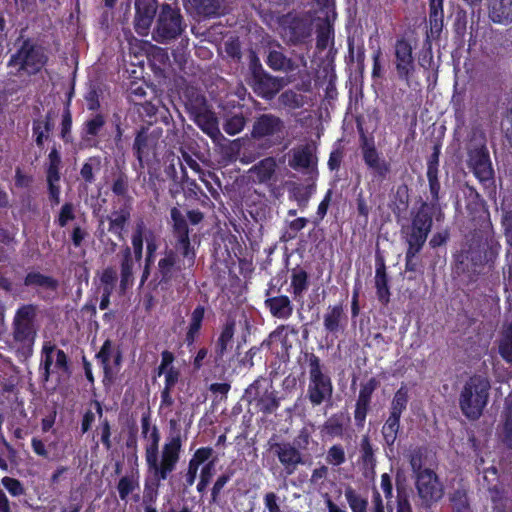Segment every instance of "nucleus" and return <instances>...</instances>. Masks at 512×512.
Here are the masks:
<instances>
[{
	"label": "nucleus",
	"mask_w": 512,
	"mask_h": 512,
	"mask_svg": "<svg viewBox=\"0 0 512 512\" xmlns=\"http://www.w3.org/2000/svg\"><path fill=\"white\" fill-rule=\"evenodd\" d=\"M170 227L174 239L173 247L165 246L159 253L154 272L157 287L166 291L173 285L185 284L196 263L197 248L192 243L190 228L177 207L170 209Z\"/></svg>",
	"instance_id": "f257e3e1"
},
{
	"label": "nucleus",
	"mask_w": 512,
	"mask_h": 512,
	"mask_svg": "<svg viewBox=\"0 0 512 512\" xmlns=\"http://www.w3.org/2000/svg\"><path fill=\"white\" fill-rule=\"evenodd\" d=\"M464 197L468 215L472 221L477 223L479 229H475V232L467 239L459 258H461L460 263H471L476 267L486 262L491 223L485 201L474 187L466 185Z\"/></svg>",
	"instance_id": "f03ea898"
},
{
	"label": "nucleus",
	"mask_w": 512,
	"mask_h": 512,
	"mask_svg": "<svg viewBox=\"0 0 512 512\" xmlns=\"http://www.w3.org/2000/svg\"><path fill=\"white\" fill-rule=\"evenodd\" d=\"M169 425L170 433L162 446L160 459L159 444H156L154 454L149 456L147 453L145 456L149 473L157 475L158 479H167L169 474L175 470L182 450V437L177 420L171 419Z\"/></svg>",
	"instance_id": "7ed1b4c3"
},
{
	"label": "nucleus",
	"mask_w": 512,
	"mask_h": 512,
	"mask_svg": "<svg viewBox=\"0 0 512 512\" xmlns=\"http://www.w3.org/2000/svg\"><path fill=\"white\" fill-rule=\"evenodd\" d=\"M39 307L34 303L21 304L12 320V338L18 352L29 357L33 353L35 341L40 329L38 320Z\"/></svg>",
	"instance_id": "20e7f679"
},
{
	"label": "nucleus",
	"mask_w": 512,
	"mask_h": 512,
	"mask_svg": "<svg viewBox=\"0 0 512 512\" xmlns=\"http://www.w3.org/2000/svg\"><path fill=\"white\" fill-rule=\"evenodd\" d=\"M305 363L308 367V386L306 399L312 407L322 404L332 405L334 386L331 376L325 371V366L319 356L314 352H302Z\"/></svg>",
	"instance_id": "39448f33"
},
{
	"label": "nucleus",
	"mask_w": 512,
	"mask_h": 512,
	"mask_svg": "<svg viewBox=\"0 0 512 512\" xmlns=\"http://www.w3.org/2000/svg\"><path fill=\"white\" fill-rule=\"evenodd\" d=\"M49 60L45 47L32 38L24 39L20 46L13 53L7 66L16 68L15 72H10L16 77H32L39 74L47 65Z\"/></svg>",
	"instance_id": "423d86ee"
},
{
	"label": "nucleus",
	"mask_w": 512,
	"mask_h": 512,
	"mask_svg": "<svg viewBox=\"0 0 512 512\" xmlns=\"http://www.w3.org/2000/svg\"><path fill=\"white\" fill-rule=\"evenodd\" d=\"M490 388V381L485 376L474 374L468 378L459 395V407L466 418L477 420L481 417L488 404Z\"/></svg>",
	"instance_id": "0eeeda50"
},
{
	"label": "nucleus",
	"mask_w": 512,
	"mask_h": 512,
	"mask_svg": "<svg viewBox=\"0 0 512 512\" xmlns=\"http://www.w3.org/2000/svg\"><path fill=\"white\" fill-rule=\"evenodd\" d=\"M187 24L176 2L162 3L151 31L152 39L159 44H168L179 38Z\"/></svg>",
	"instance_id": "6e6552de"
},
{
	"label": "nucleus",
	"mask_w": 512,
	"mask_h": 512,
	"mask_svg": "<svg viewBox=\"0 0 512 512\" xmlns=\"http://www.w3.org/2000/svg\"><path fill=\"white\" fill-rule=\"evenodd\" d=\"M429 203L422 202L411 212V223L401 228L406 243L424 246L433 225V210Z\"/></svg>",
	"instance_id": "1a4fd4ad"
},
{
	"label": "nucleus",
	"mask_w": 512,
	"mask_h": 512,
	"mask_svg": "<svg viewBox=\"0 0 512 512\" xmlns=\"http://www.w3.org/2000/svg\"><path fill=\"white\" fill-rule=\"evenodd\" d=\"M39 371L44 383L49 381L53 373H62L69 376L71 367L67 354L52 343H45L42 347Z\"/></svg>",
	"instance_id": "9d476101"
},
{
	"label": "nucleus",
	"mask_w": 512,
	"mask_h": 512,
	"mask_svg": "<svg viewBox=\"0 0 512 512\" xmlns=\"http://www.w3.org/2000/svg\"><path fill=\"white\" fill-rule=\"evenodd\" d=\"M357 130L360 135L362 157L365 165L372 171L373 177L378 181H384L391 173V164L376 149L373 142L368 143L364 128L357 123Z\"/></svg>",
	"instance_id": "9b49d317"
},
{
	"label": "nucleus",
	"mask_w": 512,
	"mask_h": 512,
	"mask_svg": "<svg viewBox=\"0 0 512 512\" xmlns=\"http://www.w3.org/2000/svg\"><path fill=\"white\" fill-rule=\"evenodd\" d=\"M414 478L415 488L423 507L430 508L442 499L444 487L434 470H424Z\"/></svg>",
	"instance_id": "f8f14e48"
},
{
	"label": "nucleus",
	"mask_w": 512,
	"mask_h": 512,
	"mask_svg": "<svg viewBox=\"0 0 512 512\" xmlns=\"http://www.w3.org/2000/svg\"><path fill=\"white\" fill-rule=\"evenodd\" d=\"M61 154L56 145L50 149L47 156V163L45 166V175L47 183V193L50 206L53 208L60 204L61 187L59 181L61 179Z\"/></svg>",
	"instance_id": "ddd939ff"
},
{
	"label": "nucleus",
	"mask_w": 512,
	"mask_h": 512,
	"mask_svg": "<svg viewBox=\"0 0 512 512\" xmlns=\"http://www.w3.org/2000/svg\"><path fill=\"white\" fill-rule=\"evenodd\" d=\"M395 69L399 80L410 86V80L416 71L413 47L408 39L399 37L394 45Z\"/></svg>",
	"instance_id": "4468645a"
},
{
	"label": "nucleus",
	"mask_w": 512,
	"mask_h": 512,
	"mask_svg": "<svg viewBox=\"0 0 512 512\" xmlns=\"http://www.w3.org/2000/svg\"><path fill=\"white\" fill-rule=\"evenodd\" d=\"M283 25L289 41L294 45L305 43L312 35L313 21L307 13H288L284 17Z\"/></svg>",
	"instance_id": "2eb2a0df"
},
{
	"label": "nucleus",
	"mask_w": 512,
	"mask_h": 512,
	"mask_svg": "<svg viewBox=\"0 0 512 512\" xmlns=\"http://www.w3.org/2000/svg\"><path fill=\"white\" fill-rule=\"evenodd\" d=\"M158 0H135L134 29L140 36H147L160 10Z\"/></svg>",
	"instance_id": "dca6fc26"
},
{
	"label": "nucleus",
	"mask_w": 512,
	"mask_h": 512,
	"mask_svg": "<svg viewBox=\"0 0 512 512\" xmlns=\"http://www.w3.org/2000/svg\"><path fill=\"white\" fill-rule=\"evenodd\" d=\"M252 87L254 93L266 100L273 99L283 88V79L270 75L257 64L252 70Z\"/></svg>",
	"instance_id": "f3484780"
},
{
	"label": "nucleus",
	"mask_w": 512,
	"mask_h": 512,
	"mask_svg": "<svg viewBox=\"0 0 512 512\" xmlns=\"http://www.w3.org/2000/svg\"><path fill=\"white\" fill-rule=\"evenodd\" d=\"M270 450L282 465L286 476L293 475L299 465L305 464L301 451L290 442H275L271 444Z\"/></svg>",
	"instance_id": "a211bd4d"
},
{
	"label": "nucleus",
	"mask_w": 512,
	"mask_h": 512,
	"mask_svg": "<svg viewBox=\"0 0 512 512\" xmlns=\"http://www.w3.org/2000/svg\"><path fill=\"white\" fill-rule=\"evenodd\" d=\"M284 129L283 120L271 113H264L256 117L251 137L255 140H268L269 138L282 133Z\"/></svg>",
	"instance_id": "6ab92c4d"
},
{
	"label": "nucleus",
	"mask_w": 512,
	"mask_h": 512,
	"mask_svg": "<svg viewBox=\"0 0 512 512\" xmlns=\"http://www.w3.org/2000/svg\"><path fill=\"white\" fill-rule=\"evenodd\" d=\"M468 165L474 176L483 184L493 180L494 171L490 155L485 147L476 148L469 152Z\"/></svg>",
	"instance_id": "aec40b11"
},
{
	"label": "nucleus",
	"mask_w": 512,
	"mask_h": 512,
	"mask_svg": "<svg viewBox=\"0 0 512 512\" xmlns=\"http://www.w3.org/2000/svg\"><path fill=\"white\" fill-rule=\"evenodd\" d=\"M274 287L273 280H271L268 289L265 290L264 306L272 317L287 320L293 314L294 305L287 295L272 296L271 293Z\"/></svg>",
	"instance_id": "412c9836"
},
{
	"label": "nucleus",
	"mask_w": 512,
	"mask_h": 512,
	"mask_svg": "<svg viewBox=\"0 0 512 512\" xmlns=\"http://www.w3.org/2000/svg\"><path fill=\"white\" fill-rule=\"evenodd\" d=\"M347 322L348 318L342 302L329 305L323 314L324 330L336 338L345 331Z\"/></svg>",
	"instance_id": "4be33fe9"
},
{
	"label": "nucleus",
	"mask_w": 512,
	"mask_h": 512,
	"mask_svg": "<svg viewBox=\"0 0 512 512\" xmlns=\"http://www.w3.org/2000/svg\"><path fill=\"white\" fill-rule=\"evenodd\" d=\"M185 9L196 16L206 19L217 18L224 14L225 0H182Z\"/></svg>",
	"instance_id": "5701e85b"
},
{
	"label": "nucleus",
	"mask_w": 512,
	"mask_h": 512,
	"mask_svg": "<svg viewBox=\"0 0 512 512\" xmlns=\"http://www.w3.org/2000/svg\"><path fill=\"white\" fill-rule=\"evenodd\" d=\"M105 124L106 117L102 113H95L82 123L80 129V137L86 147H98V137Z\"/></svg>",
	"instance_id": "b1692460"
},
{
	"label": "nucleus",
	"mask_w": 512,
	"mask_h": 512,
	"mask_svg": "<svg viewBox=\"0 0 512 512\" xmlns=\"http://www.w3.org/2000/svg\"><path fill=\"white\" fill-rule=\"evenodd\" d=\"M156 145V139L148 133L146 128L142 127L137 132L132 150L141 169L144 168L145 162L149 161L151 154H154Z\"/></svg>",
	"instance_id": "393cba45"
},
{
	"label": "nucleus",
	"mask_w": 512,
	"mask_h": 512,
	"mask_svg": "<svg viewBox=\"0 0 512 512\" xmlns=\"http://www.w3.org/2000/svg\"><path fill=\"white\" fill-rule=\"evenodd\" d=\"M375 288L376 295L383 305H387L390 301L389 277L384 257L377 252L375 255Z\"/></svg>",
	"instance_id": "a878e982"
},
{
	"label": "nucleus",
	"mask_w": 512,
	"mask_h": 512,
	"mask_svg": "<svg viewBox=\"0 0 512 512\" xmlns=\"http://www.w3.org/2000/svg\"><path fill=\"white\" fill-rule=\"evenodd\" d=\"M93 404L99 417V424L92 434V440L95 442V448H98L99 443H101L106 450H110L113 447L111 423L107 417H103L102 403L94 400Z\"/></svg>",
	"instance_id": "bb28decb"
},
{
	"label": "nucleus",
	"mask_w": 512,
	"mask_h": 512,
	"mask_svg": "<svg viewBox=\"0 0 512 512\" xmlns=\"http://www.w3.org/2000/svg\"><path fill=\"white\" fill-rule=\"evenodd\" d=\"M190 120L212 140H217L221 135L218 117L211 106L191 116Z\"/></svg>",
	"instance_id": "cd10ccee"
},
{
	"label": "nucleus",
	"mask_w": 512,
	"mask_h": 512,
	"mask_svg": "<svg viewBox=\"0 0 512 512\" xmlns=\"http://www.w3.org/2000/svg\"><path fill=\"white\" fill-rule=\"evenodd\" d=\"M489 20L498 25L507 26L512 23V0H487Z\"/></svg>",
	"instance_id": "c85d7f7f"
},
{
	"label": "nucleus",
	"mask_w": 512,
	"mask_h": 512,
	"mask_svg": "<svg viewBox=\"0 0 512 512\" xmlns=\"http://www.w3.org/2000/svg\"><path fill=\"white\" fill-rule=\"evenodd\" d=\"M130 218V206L123 205L118 210H113L111 214L107 216L109 222L108 231L115 235L119 241H123Z\"/></svg>",
	"instance_id": "c756f323"
},
{
	"label": "nucleus",
	"mask_w": 512,
	"mask_h": 512,
	"mask_svg": "<svg viewBox=\"0 0 512 512\" xmlns=\"http://www.w3.org/2000/svg\"><path fill=\"white\" fill-rule=\"evenodd\" d=\"M141 436L148 442L145 446V455L147 453H149V455L152 453L154 454L156 444L160 443L161 435L158 427L155 424H152L151 411L149 407L141 415Z\"/></svg>",
	"instance_id": "7c9ffc66"
},
{
	"label": "nucleus",
	"mask_w": 512,
	"mask_h": 512,
	"mask_svg": "<svg viewBox=\"0 0 512 512\" xmlns=\"http://www.w3.org/2000/svg\"><path fill=\"white\" fill-rule=\"evenodd\" d=\"M183 103L189 118L211 106L206 96L194 87H187L185 89Z\"/></svg>",
	"instance_id": "2f4dec72"
},
{
	"label": "nucleus",
	"mask_w": 512,
	"mask_h": 512,
	"mask_svg": "<svg viewBox=\"0 0 512 512\" xmlns=\"http://www.w3.org/2000/svg\"><path fill=\"white\" fill-rule=\"evenodd\" d=\"M54 129L53 113L48 111L43 118L33 119L32 135L38 148L44 147V142L50 138Z\"/></svg>",
	"instance_id": "473e14b6"
},
{
	"label": "nucleus",
	"mask_w": 512,
	"mask_h": 512,
	"mask_svg": "<svg viewBox=\"0 0 512 512\" xmlns=\"http://www.w3.org/2000/svg\"><path fill=\"white\" fill-rule=\"evenodd\" d=\"M133 267L134 261L132 257V250L129 246H125L121 250V261H120V291L126 293V291L133 286Z\"/></svg>",
	"instance_id": "72a5a7b5"
},
{
	"label": "nucleus",
	"mask_w": 512,
	"mask_h": 512,
	"mask_svg": "<svg viewBox=\"0 0 512 512\" xmlns=\"http://www.w3.org/2000/svg\"><path fill=\"white\" fill-rule=\"evenodd\" d=\"M236 323L233 319H228L221 328L220 335L215 343L214 348V361L215 363H219L223 360V357L228 349V346L231 344L234 333H235Z\"/></svg>",
	"instance_id": "f704fd0d"
},
{
	"label": "nucleus",
	"mask_w": 512,
	"mask_h": 512,
	"mask_svg": "<svg viewBox=\"0 0 512 512\" xmlns=\"http://www.w3.org/2000/svg\"><path fill=\"white\" fill-rule=\"evenodd\" d=\"M290 280V292L294 299L302 298L310 285L308 272L300 265H297L291 269Z\"/></svg>",
	"instance_id": "c9c22d12"
},
{
	"label": "nucleus",
	"mask_w": 512,
	"mask_h": 512,
	"mask_svg": "<svg viewBox=\"0 0 512 512\" xmlns=\"http://www.w3.org/2000/svg\"><path fill=\"white\" fill-rule=\"evenodd\" d=\"M23 284L26 287H41L52 292H56L60 285L56 278L39 271L28 272L24 277Z\"/></svg>",
	"instance_id": "e433bc0d"
},
{
	"label": "nucleus",
	"mask_w": 512,
	"mask_h": 512,
	"mask_svg": "<svg viewBox=\"0 0 512 512\" xmlns=\"http://www.w3.org/2000/svg\"><path fill=\"white\" fill-rule=\"evenodd\" d=\"M444 0H429V24L432 38H438L443 29Z\"/></svg>",
	"instance_id": "4c0bfd02"
},
{
	"label": "nucleus",
	"mask_w": 512,
	"mask_h": 512,
	"mask_svg": "<svg viewBox=\"0 0 512 512\" xmlns=\"http://www.w3.org/2000/svg\"><path fill=\"white\" fill-rule=\"evenodd\" d=\"M333 17L325 15L321 23L317 25L316 29V47L318 50H325L334 40V27Z\"/></svg>",
	"instance_id": "58836bf2"
},
{
	"label": "nucleus",
	"mask_w": 512,
	"mask_h": 512,
	"mask_svg": "<svg viewBox=\"0 0 512 512\" xmlns=\"http://www.w3.org/2000/svg\"><path fill=\"white\" fill-rule=\"evenodd\" d=\"M205 308L202 305H198L194 308L190 316V322L188 325V329L185 335V343L188 347L194 345L196 342L200 330L202 328V323L204 320Z\"/></svg>",
	"instance_id": "ea45409f"
},
{
	"label": "nucleus",
	"mask_w": 512,
	"mask_h": 512,
	"mask_svg": "<svg viewBox=\"0 0 512 512\" xmlns=\"http://www.w3.org/2000/svg\"><path fill=\"white\" fill-rule=\"evenodd\" d=\"M74 89L72 88L71 91L68 94V101L63 109L62 115H61V122H60V134L59 137L64 142V144H72L74 141L73 135H72V112L70 109V101L71 97L73 96Z\"/></svg>",
	"instance_id": "a19ab883"
},
{
	"label": "nucleus",
	"mask_w": 512,
	"mask_h": 512,
	"mask_svg": "<svg viewBox=\"0 0 512 512\" xmlns=\"http://www.w3.org/2000/svg\"><path fill=\"white\" fill-rule=\"evenodd\" d=\"M110 189L115 196L120 197L125 201L132 200V197L129 194L130 179L125 171L118 170L113 173Z\"/></svg>",
	"instance_id": "79ce46f5"
},
{
	"label": "nucleus",
	"mask_w": 512,
	"mask_h": 512,
	"mask_svg": "<svg viewBox=\"0 0 512 512\" xmlns=\"http://www.w3.org/2000/svg\"><path fill=\"white\" fill-rule=\"evenodd\" d=\"M343 413L332 414L323 424L321 432L330 438L342 437L344 434Z\"/></svg>",
	"instance_id": "37998d69"
},
{
	"label": "nucleus",
	"mask_w": 512,
	"mask_h": 512,
	"mask_svg": "<svg viewBox=\"0 0 512 512\" xmlns=\"http://www.w3.org/2000/svg\"><path fill=\"white\" fill-rule=\"evenodd\" d=\"M428 461V450L426 447H416L409 454V464L413 475L416 476L424 470H432L426 467Z\"/></svg>",
	"instance_id": "c03bdc74"
},
{
	"label": "nucleus",
	"mask_w": 512,
	"mask_h": 512,
	"mask_svg": "<svg viewBox=\"0 0 512 512\" xmlns=\"http://www.w3.org/2000/svg\"><path fill=\"white\" fill-rule=\"evenodd\" d=\"M345 499L351 509V512H367L368 499L361 495L352 486H347L344 490Z\"/></svg>",
	"instance_id": "a18cd8bd"
},
{
	"label": "nucleus",
	"mask_w": 512,
	"mask_h": 512,
	"mask_svg": "<svg viewBox=\"0 0 512 512\" xmlns=\"http://www.w3.org/2000/svg\"><path fill=\"white\" fill-rule=\"evenodd\" d=\"M101 170V158L100 156L88 157L82 164L80 169V177L86 184H92L95 182V173Z\"/></svg>",
	"instance_id": "49530a36"
},
{
	"label": "nucleus",
	"mask_w": 512,
	"mask_h": 512,
	"mask_svg": "<svg viewBox=\"0 0 512 512\" xmlns=\"http://www.w3.org/2000/svg\"><path fill=\"white\" fill-rule=\"evenodd\" d=\"M408 402V388L406 387L405 384H402L401 387L393 395L389 414L401 417L402 413L407 408Z\"/></svg>",
	"instance_id": "de8ad7c7"
},
{
	"label": "nucleus",
	"mask_w": 512,
	"mask_h": 512,
	"mask_svg": "<svg viewBox=\"0 0 512 512\" xmlns=\"http://www.w3.org/2000/svg\"><path fill=\"white\" fill-rule=\"evenodd\" d=\"M400 419L401 417L389 414L387 420L382 426L381 433L386 445L389 447L394 445L398 437V433L400 430Z\"/></svg>",
	"instance_id": "09e8293b"
},
{
	"label": "nucleus",
	"mask_w": 512,
	"mask_h": 512,
	"mask_svg": "<svg viewBox=\"0 0 512 512\" xmlns=\"http://www.w3.org/2000/svg\"><path fill=\"white\" fill-rule=\"evenodd\" d=\"M266 64L274 71H289L293 69L292 60L277 50L269 51Z\"/></svg>",
	"instance_id": "8fccbe9b"
},
{
	"label": "nucleus",
	"mask_w": 512,
	"mask_h": 512,
	"mask_svg": "<svg viewBox=\"0 0 512 512\" xmlns=\"http://www.w3.org/2000/svg\"><path fill=\"white\" fill-rule=\"evenodd\" d=\"M280 406V398L275 390L265 391L257 400V407L265 415L274 413Z\"/></svg>",
	"instance_id": "3c124183"
},
{
	"label": "nucleus",
	"mask_w": 512,
	"mask_h": 512,
	"mask_svg": "<svg viewBox=\"0 0 512 512\" xmlns=\"http://www.w3.org/2000/svg\"><path fill=\"white\" fill-rule=\"evenodd\" d=\"M502 442L512 450V399L506 402L503 412Z\"/></svg>",
	"instance_id": "603ef678"
},
{
	"label": "nucleus",
	"mask_w": 512,
	"mask_h": 512,
	"mask_svg": "<svg viewBox=\"0 0 512 512\" xmlns=\"http://www.w3.org/2000/svg\"><path fill=\"white\" fill-rule=\"evenodd\" d=\"M312 162V152L309 146H304L293 152L292 158L289 160V165L293 169H307Z\"/></svg>",
	"instance_id": "864d4df0"
},
{
	"label": "nucleus",
	"mask_w": 512,
	"mask_h": 512,
	"mask_svg": "<svg viewBox=\"0 0 512 512\" xmlns=\"http://www.w3.org/2000/svg\"><path fill=\"white\" fill-rule=\"evenodd\" d=\"M498 352L506 363L512 364V324L503 331Z\"/></svg>",
	"instance_id": "5fc2aeb1"
},
{
	"label": "nucleus",
	"mask_w": 512,
	"mask_h": 512,
	"mask_svg": "<svg viewBox=\"0 0 512 512\" xmlns=\"http://www.w3.org/2000/svg\"><path fill=\"white\" fill-rule=\"evenodd\" d=\"M454 512H470V504L466 489L457 488L449 496Z\"/></svg>",
	"instance_id": "6e6d98bb"
},
{
	"label": "nucleus",
	"mask_w": 512,
	"mask_h": 512,
	"mask_svg": "<svg viewBox=\"0 0 512 512\" xmlns=\"http://www.w3.org/2000/svg\"><path fill=\"white\" fill-rule=\"evenodd\" d=\"M113 352V344L110 339H106L98 353L96 354V358L100 361L103 371H104V378H109L111 376L112 370L110 366V359Z\"/></svg>",
	"instance_id": "4d7b16f0"
},
{
	"label": "nucleus",
	"mask_w": 512,
	"mask_h": 512,
	"mask_svg": "<svg viewBox=\"0 0 512 512\" xmlns=\"http://www.w3.org/2000/svg\"><path fill=\"white\" fill-rule=\"evenodd\" d=\"M372 402L366 399L357 398L354 409V423L357 429H363L366 423V418L371 411Z\"/></svg>",
	"instance_id": "13d9d810"
},
{
	"label": "nucleus",
	"mask_w": 512,
	"mask_h": 512,
	"mask_svg": "<svg viewBox=\"0 0 512 512\" xmlns=\"http://www.w3.org/2000/svg\"><path fill=\"white\" fill-rule=\"evenodd\" d=\"M145 225L141 221L136 224V227L132 233L131 243L133 248V254L136 261H140L143 256V241H144Z\"/></svg>",
	"instance_id": "bf43d9fd"
},
{
	"label": "nucleus",
	"mask_w": 512,
	"mask_h": 512,
	"mask_svg": "<svg viewBox=\"0 0 512 512\" xmlns=\"http://www.w3.org/2000/svg\"><path fill=\"white\" fill-rule=\"evenodd\" d=\"M279 102L289 109H299L305 104V97L291 89L286 90L279 96Z\"/></svg>",
	"instance_id": "052dcab7"
},
{
	"label": "nucleus",
	"mask_w": 512,
	"mask_h": 512,
	"mask_svg": "<svg viewBox=\"0 0 512 512\" xmlns=\"http://www.w3.org/2000/svg\"><path fill=\"white\" fill-rule=\"evenodd\" d=\"M361 461L365 467L374 468L376 466V457L369 436L365 435L360 443Z\"/></svg>",
	"instance_id": "680f3d73"
},
{
	"label": "nucleus",
	"mask_w": 512,
	"mask_h": 512,
	"mask_svg": "<svg viewBox=\"0 0 512 512\" xmlns=\"http://www.w3.org/2000/svg\"><path fill=\"white\" fill-rule=\"evenodd\" d=\"M217 458H213L211 461L206 463L200 470L199 481L197 483L196 489L197 492L202 494L205 492L207 486L209 485L214 472H215V464Z\"/></svg>",
	"instance_id": "e2e57ef3"
},
{
	"label": "nucleus",
	"mask_w": 512,
	"mask_h": 512,
	"mask_svg": "<svg viewBox=\"0 0 512 512\" xmlns=\"http://www.w3.org/2000/svg\"><path fill=\"white\" fill-rule=\"evenodd\" d=\"M139 488L138 479L133 475H125L120 478L117 484V490L121 500H126L127 497L135 490Z\"/></svg>",
	"instance_id": "0e129e2a"
},
{
	"label": "nucleus",
	"mask_w": 512,
	"mask_h": 512,
	"mask_svg": "<svg viewBox=\"0 0 512 512\" xmlns=\"http://www.w3.org/2000/svg\"><path fill=\"white\" fill-rule=\"evenodd\" d=\"M334 195L333 189H328L323 197V199L320 201L315 216L312 218L311 222L314 225V227H317L320 225V223L323 221L325 216L327 215L328 209L330 207V204L332 202V198Z\"/></svg>",
	"instance_id": "69168bd1"
},
{
	"label": "nucleus",
	"mask_w": 512,
	"mask_h": 512,
	"mask_svg": "<svg viewBox=\"0 0 512 512\" xmlns=\"http://www.w3.org/2000/svg\"><path fill=\"white\" fill-rule=\"evenodd\" d=\"M246 125V118L243 114H234L228 117L223 125L224 131L231 136L240 133Z\"/></svg>",
	"instance_id": "338daca9"
},
{
	"label": "nucleus",
	"mask_w": 512,
	"mask_h": 512,
	"mask_svg": "<svg viewBox=\"0 0 512 512\" xmlns=\"http://www.w3.org/2000/svg\"><path fill=\"white\" fill-rule=\"evenodd\" d=\"M75 205L72 202H65L58 213L57 218L55 219V223L63 228L68 225L69 222L75 220Z\"/></svg>",
	"instance_id": "774afa93"
}]
</instances>
